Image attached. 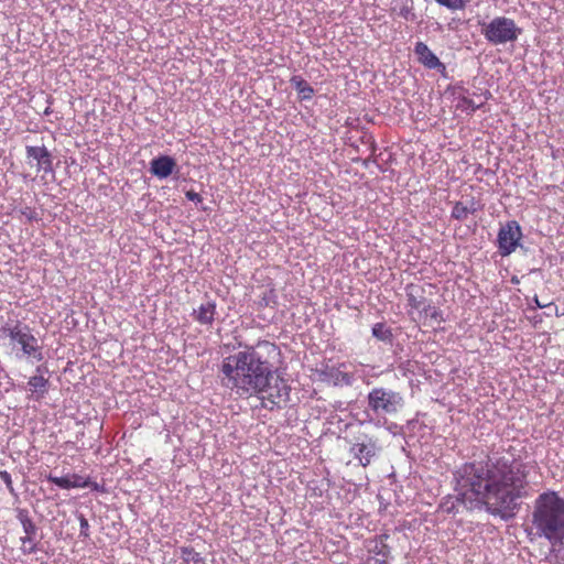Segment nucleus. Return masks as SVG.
Segmentation results:
<instances>
[{
    "mask_svg": "<svg viewBox=\"0 0 564 564\" xmlns=\"http://www.w3.org/2000/svg\"><path fill=\"white\" fill-rule=\"evenodd\" d=\"M529 466L506 456L469 462L453 471L454 494L445 496L438 510L457 514L486 509L502 519L513 517L519 500L528 496Z\"/></svg>",
    "mask_w": 564,
    "mask_h": 564,
    "instance_id": "obj_1",
    "label": "nucleus"
},
{
    "mask_svg": "<svg viewBox=\"0 0 564 564\" xmlns=\"http://www.w3.org/2000/svg\"><path fill=\"white\" fill-rule=\"evenodd\" d=\"M278 350L275 344L263 340L224 358L220 366L221 384L241 398L259 397L265 409L280 408L289 399V387L275 376L274 367L269 361V357L276 355Z\"/></svg>",
    "mask_w": 564,
    "mask_h": 564,
    "instance_id": "obj_2",
    "label": "nucleus"
},
{
    "mask_svg": "<svg viewBox=\"0 0 564 564\" xmlns=\"http://www.w3.org/2000/svg\"><path fill=\"white\" fill-rule=\"evenodd\" d=\"M525 533L530 541L547 540L551 549L545 560L550 563L556 560V546L564 541V498L554 490L540 494L528 516Z\"/></svg>",
    "mask_w": 564,
    "mask_h": 564,
    "instance_id": "obj_3",
    "label": "nucleus"
},
{
    "mask_svg": "<svg viewBox=\"0 0 564 564\" xmlns=\"http://www.w3.org/2000/svg\"><path fill=\"white\" fill-rule=\"evenodd\" d=\"M365 414L377 427L387 426L389 417H395L405 406L402 392L388 387H373L366 397Z\"/></svg>",
    "mask_w": 564,
    "mask_h": 564,
    "instance_id": "obj_4",
    "label": "nucleus"
},
{
    "mask_svg": "<svg viewBox=\"0 0 564 564\" xmlns=\"http://www.w3.org/2000/svg\"><path fill=\"white\" fill-rule=\"evenodd\" d=\"M2 335L9 337L13 348H18L15 357L25 359L30 362L42 361L44 359L43 347L39 339L33 335L29 325L20 321L10 322L0 329Z\"/></svg>",
    "mask_w": 564,
    "mask_h": 564,
    "instance_id": "obj_5",
    "label": "nucleus"
},
{
    "mask_svg": "<svg viewBox=\"0 0 564 564\" xmlns=\"http://www.w3.org/2000/svg\"><path fill=\"white\" fill-rule=\"evenodd\" d=\"M478 25L485 40L495 46L514 43L522 34L514 20L503 15L495 17L489 22L478 21Z\"/></svg>",
    "mask_w": 564,
    "mask_h": 564,
    "instance_id": "obj_6",
    "label": "nucleus"
},
{
    "mask_svg": "<svg viewBox=\"0 0 564 564\" xmlns=\"http://www.w3.org/2000/svg\"><path fill=\"white\" fill-rule=\"evenodd\" d=\"M349 453L362 467L369 466L381 452L378 438L367 433H359L348 441Z\"/></svg>",
    "mask_w": 564,
    "mask_h": 564,
    "instance_id": "obj_7",
    "label": "nucleus"
},
{
    "mask_svg": "<svg viewBox=\"0 0 564 564\" xmlns=\"http://www.w3.org/2000/svg\"><path fill=\"white\" fill-rule=\"evenodd\" d=\"M522 229L518 221L509 220L502 224L497 236L498 252L501 257H508L521 247Z\"/></svg>",
    "mask_w": 564,
    "mask_h": 564,
    "instance_id": "obj_8",
    "label": "nucleus"
},
{
    "mask_svg": "<svg viewBox=\"0 0 564 564\" xmlns=\"http://www.w3.org/2000/svg\"><path fill=\"white\" fill-rule=\"evenodd\" d=\"M18 519L22 524L23 531L25 533L24 536L20 538L21 541V551L23 554L30 555L37 552V527L29 517L26 510H20L18 512Z\"/></svg>",
    "mask_w": 564,
    "mask_h": 564,
    "instance_id": "obj_9",
    "label": "nucleus"
},
{
    "mask_svg": "<svg viewBox=\"0 0 564 564\" xmlns=\"http://www.w3.org/2000/svg\"><path fill=\"white\" fill-rule=\"evenodd\" d=\"M25 152L30 164L32 161L36 162V170L39 172L54 173L53 158L46 147L26 145Z\"/></svg>",
    "mask_w": 564,
    "mask_h": 564,
    "instance_id": "obj_10",
    "label": "nucleus"
},
{
    "mask_svg": "<svg viewBox=\"0 0 564 564\" xmlns=\"http://www.w3.org/2000/svg\"><path fill=\"white\" fill-rule=\"evenodd\" d=\"M318 378L334 386H350L352 383V376L336 367L326 366L318 371Z\"/></svg>",
    "mask_w": 564,
    "mask_h": 564,
    "instance_id": "obj_11",
    "label": "nucleus"
},
{
    "mask_svg": "<svg viewBox=\"0 0 564 564\" xmlns=\"http://www.w3.org/2000/svg\"><path fill=\"white\" fill-rule=\"evenodd\" d=\"M176 167V161L169 155H160L150 162V172L160 180L167 178Z\"/></svg>",
    "mask_w": 564,
    "mask_h": 564,
    "instance_id": "obj_12",
    "label": "nucleus"
},
{
    "mask_svg": "<svg viewBox=\"0 0 564 564\" xmlns=\"http://www.w3.org/2000/svg\"><path fill=\"white\" fill-rule=\"evenodd\" d=\"M414 54L421 64L430 69L445 68L438 57L429 48L424 42H416Z\"/></svg>",
    "mask_w": 564,
    "mask_h": 564,
    "instance_id": "obj_13",
    "label": "nucleus"
},
{
    "mask_svg": "<svg viewBox=\"0 0 564 564\" xmlns=\"http://www.w3.org/2000/svg\"><path fill=\"white\" fill-rule=\"evenodd\" d=\"M217 314L216 302L207 300L192 313L193 318L200 325L212 326Z\"/></svg>",
    "mask_w": 564,
    "mask_h": 564,
    "instance_id": "obj_14",
    "label": "nucleus"
},
{
    "mask_svg": "<svg viewBox=\"0 0 564 564\" xmlns=\"http://www.w3.org/2000/svg\"><path fill=\"white\" fill-rule=\"evenodd\" d=\"M388 538L389 535L383 533L370 542L369 552L377 556V564H388V558L391 553L390 546L386 543Z\"/></svg>",
    "mask_w": 564,
    "mask_h": 564,
    "instance_id": "obj_15",
    "label": "nucleus"
},
{
    "mask_svg": "<svg viewBox=\"0 0 564 564\" xmlns=\"http://www.w3.org/2000/svg\"><path fill=\"white\" fill-rule=\"evenodd\" d=\"M391 15H398L406 21H414V0H393L390 8Z\"/></svg>",
    "mask_w": 564,
    "mask_h": 564,
    "instance_id": "obj_16",
    "label": "nucleus"
},
{
    "mask_svg": "<svg viewBox=\"0 0 564 564\" xmlns=\"http://www.w3.org/2000/svg\"><path fill=\"white\" fill-rule=\"evenodd\" d=\"M47 480L62 489L88 488L89 486L87 480H83V478L77 475L58 477L51 474L47 476Z\"/></svg>",
    "mask_w": 564,
    "mask_h": 564,
    "instance_id": "obj_17",
    "label": "nucleus"
},
{
    "mask_svg": "<svg viewBox=\"0 0 564 564\" xmlns=\"http://www.w3.org/2000/svg\"><path fill=\"white\" fill-rule=\"evenodd\" d=\"M50 381L44 375H34L28 381V389L36 400H41L48 391Z\"/></svg>",
    "mask_w": 564,
    "mask_h": 564,
    "instance_id": "obj_18",
    "label": "nucleus"
},
{
    "mask_svg": "<svg viewBox=\"0 0 564 564\" xmlns=\"http://www.w3.org/2000/svg\"><path fill=\"white\" fill-rule=\"evenodd\" d=\"M290 84L297 91L300 100H311L313 98L315 90L302 76H292Z\"/></svg>",
    "mask_w": 564,
    "mask_h": 564,
    "instance_id": "obj_19",
    "label": "nucleus"
},
{
    "mask_svg": "<svg viewBox=\"0 0 564 564\" xmlns=\"http://www.w3.org/2000/svg\"><path fill=\"white\" fill-rule=\"evenodd\" d=\"M372 336L386 344H392L393 334L389 326L384 323H376L371 328Z\"/></svg>",
    "mask_w": 564,
    "mask_h": 564,
    "instance_id": "obj_20",
    "label": "nucleus"
},
{
    "mask_svg": "<svg viewBox=\"0 0 564 564\" xmlns=\"http://www.w3.org/2000/svg\"><path fill=\"white\" fill-rule=\"evenodd\" d=\"M422 293H423V291L420 286L408 285V288H406L408 304L412 308L417 310L423 304L424 296L422 295Z\"/></svg>",
    "mask_w": 564,
    "mask_h": 564,
    "instance_id": "obj_21",
    "label": "nucleus"
},
{
    "mask_svg": "<svg viewBox=\"0 0 564 564\" xmlns=\"http://www.w3.org/2000/svg\"><path fill=\"white\" fill-rule=\"evenodd\" d=\"M181 557L186 564H205L203 556L191 546L181 547Z\"/></svg>",
    "mask_w": 564,
    "mask_h": 564,
    "instance_id": "obj_22",
    "label": "nucleus"
},
{
    "mask_svg": "<svg viewBox=\"0 0 564 564\" xmlns=\"http://www.w3.org/2000/svg\"><path fill=\"white\" fill-rule=\"evenodd\" d=\"M475 212L476 208L474 206V203L471 204L470 207H468L464 205L462 202H457L452 209L451 216L457 220H465L469 214H473Z\"/></svg>",
    "mask_w": 564,
    "mask_h": 564,
    "instance_id": "obj_23",
    "label": "nucleus"
},
{
    "mask_svg": "<svg viewBox=\"0 0 564 564\" xmlns=\"http://www.w3.org/2000/svg\"><path fill=\"white\" fill-rule=\"evenodd\" d=\"M482 101L476 102L474 99L462 96L457 99L456 108L462 111H467L469 113L475 112L477 109H479L482 106Z\"/></svg>",
    "mask_w": 564,
    "mask_h": 564,
    "instance_id": "obj_24",
    "label": "nucleus"
},
{
    "mask_svg": "<svg viewBox=\"0 0 564 564\" xmlns=\"http://www.w3.org/2000/svg\"><path fill=\"white\" fill-rule=\"evenodd\" d=\"M470 0H435V2L448 10L456 11L463 10L467 7Z\"/></svg>",
    "mask_w": 564,
    "mask_h": 564,
    "instance_id": "obj_25",
    "label": "nucleus"
},
{
    "mask_svg": "<svg viewBox=\"0 0 564 564\" xmlns=\"http://www.w3.org/2000/svg\"><path fill=\"white\" fill-rule=\"evenodd\" d=\"M76 518L78 519L79 521V527H80V531H79V538H82L83 540H87L90 538V532H89V523H88V520L86 519V517L80 513V512H77L76 513Z\"/></svg>",
    "mask_w": 564,
    "mask_h": 564,
    "instance_id": "obj_26",
    "label": "nucleus"
},
{
    "mask_svg": "<svg viewBox=\"0 0 564 564\" xmlns=\"http://www.w3.org/2000/svg\"><path fill=\"white\" fill-rule=\"evenodd\" d=\"M20 214L28 220V221H35L39 219V214L35 208L33 207H22L20 209Z\"/></svg>",
    "mask_w": 564,
    "mask_h": 564,
    "instance_id": "obj_27",
    "label": "nucleus"
},
{
    "mask_svg": "<svg viewBox=\"0 0 564 564\" xmlns=\"http://www.w3.org/2000/svg\"><path fill=\"white\" fill-rule=\"evenodd\" d=\"M0 479L6 484L10 494L14 495L11 475L7 470H0Z\"/></svg>",
    "mask_w": 564,
    "mask_h": 564,
    "instance_id": "obj_28",
    "label": "nucleus"
},
{
    "mask_svg": "<svg viewBox=\"0 0 564 564\" xmlns=\"http://www.w3.org/2000/svg\"><path fill=\"white\" fill-rule=\"evenodd\" d=\"M275 297L274 292L270 290L269 292H265L261 299V304L264 306H269L271 303H273V299Z\"/></svg>",
    "mask_w": 564,
    "mask_h": 564,
    "instance_id": "obj_29",
    "label": "nucleus"
},
{
    "mask_svg": "<svg viewBox=\"0 0 564 564\" xmlns=\"http://www.w3.org/2000/svg\"><path fill=\"white\" fill-rule=\"evenodd\" d=\"M185 196H186V198H187L188 200L194 202V203H196V204L202 203V200H203V198H202L200 194H198V193H196V192H194V191H192V189H191V191H187V192L185 193Z\"/></svg>",
    "mask_w": 564,
    "mask_h": 564,
    "instance_id": "obj_30",
    "label": "nucleus"
},
{
    "mask_svg": "<svg viewBox=\"0 0 564 564\" xmlns=\"http://www.w3.org/2000/svg\"><path fill=\"white\" fill-rule=\"evenodd\" d=\"M426 312L431 311L430 316L431 318L435 319L436 322L442 321L441 312L436 310L435 307L429 305L427 308H425Z\"/></svg>",
    "mask_w": 564,
    "mask_h": 564,
    "instance_id": "obj_31",
    "label": "nucleus"
},
{
    "mask_svg": "<svg viewBox=\"0 0 564 564\" xmlns=\"http://www.w3.org/2000/svg\"><path fill=\"white\" fill-rule=\"evenodd\" d=\"M47 368L45 366H37L35 369V375H43L44 372H47Z\"/></svg>",
    "mask_w": 564,
    "mask_h": 564,
    "instance_id": "obj_32",
    "label": "nucleus"
},
{
    "mask_svg": "<svg viewBox=\"0 0 564 564\" xmlns=\"http://www.w3.org/2000/svg\"><path fill=\"white\" fill-rule=\"evenodd\" d=\"M87 481L89 482L88 487L91 488L93 490H97V491L101 490V487L97 482H91L89 480H87Z\"/></svg>",
    "mask_w": 564,
    "mask_h": 564,
    "instance_id": "obj_33",
    "label": "nucleus"
},
{
    "mask_svg": "<svg viewBox=\"0 0 564 564\" xmlns=\"http://www.w3.org/2000/svg\"><path fill=\"white\" fill-rule=\"evenodd\" d=\"M534 301H535V303H536V305H538L539 307H544V306H545L544 304H541V303H540V301L538 300V297H536V296H535Z\"/></svg>",
    "mask_w": 564,
    "mask_h": 564,
    "instance_id": "obj_34",
    "label": "nucleus"
},
{
    "mask_svg": "<svg viewBox=\"0 0 564 564\" xmlns=\"http://www.w3.org/2000/svg\"><path fill=\"white\" fill-rule=\"evenodd\" d=\"M52 112L51 108L47 107L45 110H44V115L45 116H48L50 113Z\"/></svg>",
    "mask_w": 564,
    "mask_h": 564,
    "instance_id": "obj_35",
    "label": "nucleus"
}]
</instances>
